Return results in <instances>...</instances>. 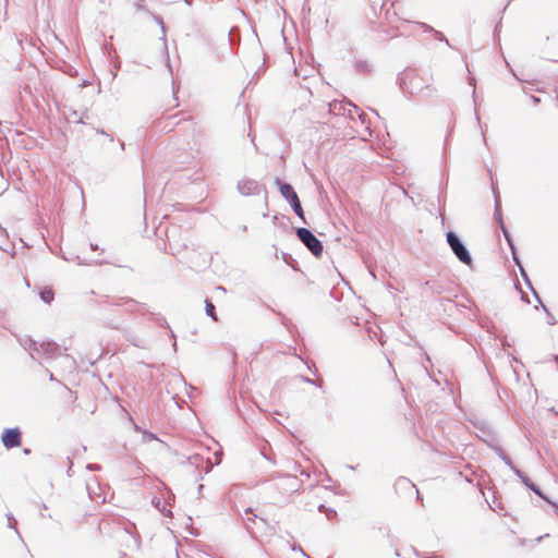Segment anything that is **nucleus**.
I'll return each mask as SVG.
<instances>
[{"label":"nucleus","instance_id":"f257e3e1","mask_svg":"<svg viewBox=\"0 0 558 558\" xmlns=\"http://www.w3.org/2000/svg\"><path fill=\"white\" fill-rule=\"evenodd\" d=\"M397 83L404 94L421 96L429 99L437 95V89L418 76L414 70H405L399 73Z\"/></svg>","mask_w":558,"mask_h":558},{"label":"nucleus","instance_id":"f03ea898","mask_svg":"<svg viewBox=\"0 0 558 558\" xmlns=\"http://www.w3.org/2000/svg\"><path fill=\"white\" fill-rule=\"evenodd\" d=\"M275 184L278 187L281 196L290 205L293 213L303 221V223L307 225L305 214L301 205V201L294 187L290 183L284 182L278 177L275 179Z\"/></svg>","mask_w":558,"mask_h":558},{"label":"nucleus","instance_id":"7ed1b4c3","mask_svg":"<svg viewBox=\"0 0 558 558\" xmlns=\"http://www.w3.org/2000/svg\"><path fill=\"white\" fill-rule=\"evenodd\" d=\"M446 241L458 260L469 267H472V255L459 234L450 230L446 233Z\"/></svg>","mask_w":558,"mask_h":558},{"label":"nucleus","instance_id":"20e7f679","mask_svg":"<svg viewBox=\"0 0 558 558\" xmlns=\"http://www.w3.org/2000/svg\"><path fill=\"white\" fill-rule=\"evenodd\" d=\"M295 235L313 256L322 257L324 252L323 242L310 229L299 227L295 229Z\"/></svg>","mask_w":558,"mask_h":558},{"label":"nucleus","instance_id":"39448f33","mask_svg":"<svg viewBox=\"0 0 558 558\" xmlns=\"http://www.w3.org/2000/svg\"><path fill=\"white\" fill-rule=\"evenodd\" d=\"M238 513L242 519V523L245 530L252 537H255V525H257L258 523L267 525L266 519L257 514L255 510L251 507L246 508L243 513H241L240 511H238Z\"/></svg>","mask_w":558,"mask_h":558},{"label":"nucleus","instance_id":"423d86ee","mask_svg":"<svg viewBox=\"0 0 558 558\" xmlns=\"http://www.w3.org/2000/svg\"><path fill=\"white\" fill-rule=\"evenodd\" d=\"M1 441L7 449L20 447L22 444V432L19 427L5 428L1 435Z\"/></svg>","mask_w":558,"mask_h":558},{"label":"nucleus","instance_id":"0eeeda50","mask_svg":"<svg viewBox=\"0 0 558 558\" xmlns=\"http://www.w3.org/2000/svg\"><path fill=\"white\" fill-rule=\"evenodd\" d=\"M521 482L530 489L532 490L534 494H536L537 496H539L543 500H545L546 502H548L549 505H551L553 507H555L556 509V512L558 513V505L556 502H554L553 500L549 499L548 496H546L542 490L541 488L535 484L533 483L530 477L527 475H525L521 470H520V475H517Z\"/></svg>","mask_w":558,"mask_h":558},{"label":"nucleus","instance_id":"6e6552de","mask_svg":"<svg viewBox=\"0 0 558 558\" xmlns=\"http://www.w3.org/2000/svg\"><path fill=\"white\" fill-rule=\"evenodd\" d=\"M238 191L244 196L257 195L260 192V185L256 180L243 179L238 183Z\"/></svg>","mask_w":558,"mask_h":558},{"label":"nucleus","instance_id":"1a4fd4ad","mask_svg":"<svg viewBox=\"0 0 558 558\" xmlns=\"http://www.w3.org/2000/svg\"><path fill=\"white\" fill-rule=\"evenodd\" d=\"M488 447L492 448L496 454L505 462L506 465H508L510 468V470L515 474V475H520V469H518L512 460L510 459V457L505 452V450L498 446V445H495L493 442H488Z\"/></svg>","mask_w":558,"mask_h":558},{"label":"nucleus","instance_id":"9d476101","mask_svg":"<svg viewBox=\"0 0 558 558\" xmlns=\"http://www.w3.org/2000/svg\"><path fill=\"white\" fill-rule=\"evenodd\" d=\"M9 242V234L7 229L0 225V250L10 254L12 257L15 256V248L13 243Z\"/></svg>","mask_w":558,"mask_h":558},{"label":"nucleus","instance_id":"9b49d317","mask_svg":"<svg viewBox=\"0 0 558 558\" xmlns=\"http://www.w3.org/2000/svg\"><path fill=\"white\" fill-rule=\"evenodd\" d=\"M519 271H520V275L525 283V286L532 291L534 298L537 300V302L542 305L544 312L546 314H549L548 313V308L542 303L541 301V298L538 295V293L536 292V290L533 288V284H532V281L530 280V277L526 272V270L524 269L523 265H519Z\"/></svg>","mask_w":558,"mask_h":558},{"label":"nucleus","instance_id":"f8f14e48","mask_svg":"<svg viewBox=\"0 0 558 558\" xmlns=\"http://www.w3.org/2000/svg\"><path fill=\"white\" fill-rule=\"evenodd\" d=\"M493 192H494V198H495L494 218L497 221L499 229H502V226H506V225L504 222L502 213H501V201H500V195L496 191L494 185H493Z\"/></svg>","mask_w":558,"mask_h":558},{"label":"nucleus","instance_id":"ddd939ff","mask_svg":"<svg viewBox=\"0 0 558 558\" xmlns=\"http://www.w3.org/2000/svg\"><path fill=\"white\" fill-rule=\"evenodd\" d=\"M28 352H29V357L33 361H38V364L40 366H43L44 365L43 359H45V360L51 359L52 357V353L54 351H40V350H37V351H28Z\"/></svg>","mask_w":558,"mask_h":558},{"label":"nucleus","instance_id":"4468645a","mask_svg":"<svg viewBox=\"0 0 558 558\" xmlns=\"http://www.w3.org/2000/svg\"><path fill=\"white\" fill-rule=\"evenodd\" d=\"M354 70L359 74L368 75L372 73V65L366 60H356L354 63Z\"/></svg>","mask_w":558,"mask_h":558},{"label":"nucleus","instance_id":"2eb2a0df","mask_svg":"<svg viewBox=\"0 0 558 558\" xmlns=\"http://www.w3.org/2000/svg\"><path fill=\"white\" fill-rule=\"evenodd\" d=\"M415 488V485L407 477H399L395 483V489H413Z\"/></svg>","mask_w":558,"mask_h":558},{"label":"nucleus","instance_id":"dca6fc26","mask_svg":"<svg viewBox=\"0 0 558 558\" xmlns=\"http://www.w3.org/2000/svg\"><path fill=\"white\" fill-rule=\"evenodd\" d=\"M424 286H425V289L433 294H441L445 291L444 287L440 283L435 282V281L428 280L424 283Z\"/></svg>","mask_w":558,"mask_h":558},{"label":"nucleus","instance_id":"f3484780","mask_svg":"<svg viewBox=\"0 0 558 558\" xmlns=\"http://www.w3.org/2000/svg\"><path fill=\"white\" fill-rule=\"evenodd\" d=\"M40 349H68V344L65 341H63L62 343H58L53 340H47L41 343Z\"/></svg>","mask_w":558,"mask_h":558},{"label":"nucleus","instance_id":"a211bd4d","mask_svg":"<svg viewBox=\"0 0 558 558\" xmlns=\"http://www.w3.org/2000/svg\"><path fill=\"white\" fill-rule=\"evenodd\" d=\"M39 298L44 303L50 304L54 299V293L51 289L46 288L40 290Z\"/></svg>","mask_w":558,"mask_h":558},{"label":"nucleus","instance_id":"6ab92c4d","mask_svg":"<svg viewBox=\"0 0 558 558\" xmlns=\"http://www.w3.org/2000/svg\"><path fill=\"white\" fill-rule=\"evenodd\" d=\"M328 107L331 114H344V106L340 101L335 100L328 104Z\"/></svg>","mask_w":558,"mask_h":558},{"label":"nucleus","instance_id":"aec40b11","mask_svg":"<svg viewBox=\"0 0 558 558\" xmlns=\"http://www.w3.org/2000/svg\"><path fill=\"white\" fill-rule=\"evenodd\" d=\"M205 312L207 316L211 317L214 320H217L216 307L208 299L205 300Z\"/></svg>","mask_w":558,"mask_h":558},{"label":"nucleus","instance_id":"412c9836","mask_svg":"<svg viewBox=\"0 0 558 558\" xmlns=\"http://www.w3.org/2000/svg\"><path fill=\"white\" fill-rule=\"evenodd\" d=\"M469 84L471 86H473L472 97H473V102H474V110H475L476 119H477V121H480V117L477 114V99H476V89H475L476 81H475L474 76H469Z\"/></svg>","mask_w":558,"mask_h":558},{"label":"nucleus","instance_id":"4be33fe9","mask_svg":"<svg viewBox=\"0 0 558 558\" xmlns=\"http://www.w3.org/2000/svg\"><path fill=\"white\" fill-rule=\"evenodd\" d=\"M500 230L502 232V235H504L509 248L515 247L513 239H512L508 228L506 226H502V229H500Z\"/></svg>","mask_w":558,"mask_h":558},{"label":"nucleus","instance_id":"5701e85b","mask_svg":"<svg viewBox=\"0 0 558 558\" xmlns=\"http://www.w3.org/2000/svg\"><path fill=\"white\" fill-rule=\"evenodd\" d=\"M282 260L291 266L293 269H296L295 265L298 264L296 260L288 253L282 252L281 253Z\"/></svg>","mask_w":558,"mask_h":558},{"label":"nucleus","instance_id":"b1692460","mask_svg":"<svg viewBox=\"0 0 558 558\" xmlns=\"http://www.w3.org/2000/svg\"><path fill=\"white\" fill-rule=\"evenodd\" d=\"M155 20H156L157 24H159V26L161 28L163 46H165V49H167L165 23H163L162 19L160 16H158V15L155 16Z\"/></svg>","mask_w":558,"mask_h":558},{"label":"nucleus","instance_id":"393cba45","mask_svg":"<svg viewBox=\"0 0 558 558\" xmlns=\"http://www.w3.org/2000/svg\"><path fill=\"white\" fill-rule=\"evenodd\" d=\"M318 510L320 512L326 513L328 519H330L332 515L337 514V511L335 509L327 508L325 505H319Z\"/></svg>","mask_w":558,"mask_h":558},{"label":"nucleus","instance_id":"a878e982","mask_svg":"<svg viewBox=\"0 0 558 558\" xmlns=\"http://www.w3.org/2000/svg\"><path fill=\"white\" fill-rule=\"evenodd\" d=\"M433 35H434V37H435V39H436V40L442 41V43H445L448 47H451V45H450L449 40L447 39V37H446L441 32H439V31H435Z\"/></svg>","mask_w":558,"mask_h":558},{"label":"nucleus","instance_id":"bb28decb","mask_svg":"<svg viewBox=\"0 0 558 558\" xmlns=\"http://www.w3.org/2000/svg\"><path fill=\"white\" fill-rule=\"evenodd\" d=\"M143 440L144 441H151V440L160 441L155 434L147 432V430H143Z\"/></svg>","mask_w":558,"mask_h":558},{"label":"nucleus","instance_id":"cd10ccee","mask_svg":"<svg viewBox=\"0 0 558 558\" xmlns=\"http://www.w3.org/2000/svg\"><path fill=\"white\" fill-rule=\"evenodd\" d=\"M511 251V255H512V259L514 262V264L519 267V265H522L521 263V259L518 255V252H517V247H513V248H510Z\"/></svg>","mask_w":558,"mask_h":558},{"label":"nucleus","instance_id":"c85d7f7f","mask_svg":"<svg viewBox=\"0 0 558 558\" xmlns=\"http://www.w3.org/2000/svg\"><path fill=\"white\" fill-rule=\"evenodd\" d=\"M418 25L424 29L425 33L434 34V32L436 31L434 27H432L430 25L423 23V22H420Z\"/></svg>","mask_w":558,"mask_h":558},{"label":"nucleus","instance_id":"c756f323","mask_svg":"<svg viewBox=\"0 0 558 558\" xmlns=\"http://www.w3.org/2000/svg\"><path fill=\"white\" fill-rule=\"evenodd\" d=\"M96 132H97V134L107 136L109 142H111V143L114 142V137L111 134L107 133L104 129H96Z\"/></svg>","mask_w":558,"mask_h":558},{"label":"nucleus","instance_id":"7c9ffc66","mask_svg":"<svg viewBox=\"0 0 558 558\" xmlns=\"http://www.w3.org/2000/svg\"><path fill=\"white\" fill-rule=\"evenodd\" d=\"M88 470L90 471H99L100 470V465L99 464H94V463H89L87 464L86 466Z\"/></svg>","mask_w":558,"mask_h":558},{"label":"nucleus","instance_id":"2f4dec72","mask_svg":"<svg viewBox=\"0 0 558 558\" xmlns=\"http://www.w3.org/2000/svg\"><path fill=\"white\" fill-rule=\"evenodd\" d=\"M27 343H28V345H29V349H33V347H35V345H36V341H35V340H33L32 338H27V340H26L25 344H23V345L25 347Z\"/></svg>","mask_w":558,"mask_h":558},{"label":"nucleus","instance_id":"473e14b6","mask_svg":"<svg viewBox=\"0 0 558 558\" xmlns=\"http://www.w3.org/2000/svg\"><path fill=\"white\" fill-rule=\"evenodd\" d=\"M157 320L160 326H165V327L169 328V325L163 317H159V318H157Z\"/></svg>","mask_w":558,"mask_h":558},{"label":"nucleus","instance_id":"72a5a7b5","mask_svg":"<svg viewBox=\"0 0 558 558\" xmlns=\"http://www.w3.org/2000/svg\"><path fill=\"white\" fill-rule=\"evenodd\" d=\"M531 100H532L534 106H536V105H538L541 102V98L537 97V96H534V95L531 96Z\"/></svg>","mask_w":558,"mask_h":558},{"label":"nucleus","instance_id":"f704fd0d","mask_svg":"<svg viewBox=\"0 0 558 558\" xmlns=\"http://www.w3.org/2000/svg\"><path fill=\"white\" fill-rule=\"evenodd\" d=\"M521 300H522L523 302L530 303V299H529L527 294H526V293H524V292H522Z\"/></svg>","mask_w":558,"mask_h":558},{"label":"nucleus","instance_id":"c9c22d12","mask_svg":"<svg viewBox=\"0 0 558 558\" xmlns=\"http://www.w3.org/2000/svg\"><path fill=\"white\" fill-rule=\"evenodd\" d=\"M170 332H171V337L173 338L172 347H173V349H177V338H175V335H174V332L172 330H170Z\"/></svg>","mask_w":558,"mask_h":558},{"label":"nucleus","instance_id":"e433bc0d","mask_svg":"<svg viewBox=\"0 0 558 558\" xmlns=\"http://www.w3.org/2000/svg\"><path fill=\"white\" fill-rule=\"evenodd\" d=\"M119 149H120V151H121V153H123V151L125 150V144H124V142L119 141Z\"/></svg>","mask_w":558,"mask_h":558},{"label":"nucleus","instance_id":"4c0bfd02","mask_svg":"<svg viewBox=\"0 0 558 558\" xmlns=\"http://www.w3.org/2000/svg\"><path fill=\"white\" fill-rule=\"evenodd\" d=\"M68 460H69V465H68V475L70 476V475H71V473H70V472H71V470H72L73 462H72V460H71L70 458H68Z\"/></svg>","mask_w":558,"mask_h":558},{"label":"nucleus","instance_id":"58836bf2","mask_svg":"<svg viewBox=\"0 0 558 558\" xmlns=\"http://www.w3.org/2000/svg\"><path fill=\"white\" fill-rule=\"evenodd\" d=\"M416 557L417 558H440L439 556H428V557H425V556H423V555H421L418 553H416Z\"/></svg>","mask_w":558,"mask_h":558},{"label":"nucleus","instance_id":"ea45409f","mask_svg":"<svg viewBox=\"0 0 558 558\" xmlns=\"http://www.w3.org/2000/svg\"><path fill=\"white\" fill-rule=\"evenodd\" d=\"M7 517H8V520H9V527L13 529L14 526L11 523V520H14L13 515L11 513H9Z\"/></svg>","mask_w":558,"mask_h":558},{"label":"nucleus","instance_id":"a19ab883","mask_svg":"<svg viewBox=\"0 0 558 558\" xmlns=\"http://www.w3.org/2000/svg\"><path fill=\"white\" fill-rule=\"evenodd\" d=\"M74 259L77 262L78 265L85 264L83 260H81L78 255H76Z\"/></svg>","mask_w":558,"mask_h":558},{"label":"nucleus","instance_id":"79ce46f5","mask_svg":"<svg viewBox=\"0 0 558 558\" xmlns=\"http://www.w3.org/2000/svg\"><path fill=\"white\" fill-rule=\"evenodd\" d=\"M306 381H307V383H310V384H314V385H316V386L320 387V384H318V383H317V381H315V380H312V379H308V378H307V379H306Z\"/></svg>","mask_w":558,"mask_h":558},{"label":"nucleus","instance_id":"37998d69","mask_svg":"<svg viewBox=\"0 0 558 558\" xmlns=\"http://www.w3.org/2000/svg\"><path fill=\"white\" fill-rule=\"evenodd\" d=\"M260 453L263 454V457H264L265 459H267V460H271V459H270V458L265 453L264 449L260 451Z\"/></svg>","mask_w":558,"mask_h":558},{"label":"nucleus","instance_id":"c03bdc74","mask_svg":"<svg viewBox=\"0 0 558 558\" xmlns=\"http://www.w3.org/2000/svg\"><path fill=\"white\" fill-rule=\"evenodd\" d=\"M89 245H90V248H92L93 251L98 250V245L93 244V243H90Z\"/></svg>","mask_w":558,"mask_h":558},{"label":"nucleus","instance_id":"a18cd8bd","mask_svg":"<svg viewBox=\"0 0 558 558\" xmlns=\"http://www.w3.org/2000/svg\"><path fill=\"white\" fill-rule=\"evenodd\" d=\"M133 425H134V429H135V430H138V432H142V433H143V430L141 429V427H140L137 424H135V423H134Z\"/></svg>","mask_w":558,"mask_h":558},{"label":"nucleus","instance_id":"49530a36","mask_svg":"<svg viewBox=\"0 0 558 558\" xmlns=\"http://www.w3.org/2000/svg\"><path fill=\"white\" fill-rule=\"evenodd\" d=\"M547 536H548V534H545V535H543V536L537 537V538H536V541H537V542H542V539H543V538H545V537H547Z\"/></svg>","mask_w":558,"mask_h":558},{"label":"nucleus","instance_id":"de8ad7c7","mask_svg":"<svg viewBox=\"0 0 558 558\" xmlns=\"http://www.w3.org/2000/svg\"><path fill=\"white\" fill-rule=\"evenodd\" d=\"M167 65L169 68V70L171 71V65H170V61H169V56L167 54Z\"/></svg>","mask_w":558,"mask_h":558},{"label":"nucleus","instance_id":"09e8293b","mask_svg":"<svg viewBox=\"0 0 558 558\" xmlns=\"http://www.w3.org/2000/svg\"><path fill=\"white\" fill-rule=\"evenodd\" d=\"M23 452H24L25 454H29V453H31V449L25 448V449L23 450Z\"/></svg>","mask_w":558,"mask_h":558},{"label":"nucleus","instance_id":"8fccbe9b","mask_svg":"<svg viewBox=\"0 0 558 558\" xmlns=\"http://www.w3.org/2000/svg\"><path fill=\"white\" fill-rule=\"evenodd\" d=\"M369 274H371V276H372L374 279H376V275H375L374 270L369 269Z\"/></svg>","mask_w":558,"mask_h":558},{"label":"nucleus","instance_id":"3c124183","mask_svg":"<svg viewBox=\"0 0 558 558\" xmlns=\"http://www.w3.org/2000/svg\"><path fill=\"white\" fill-rule=\"evenodd\" d=\"M217 290H219V291H223V292L226 291V289H225L222 286H218V287H217Z\"/></svg>","mask_w":558,"mask_h":558},{"label":"nucleus","instance_id":"603ef678","mask_svg":"<svg viewBox=\"0 0 558 558\" xmlns=\"http://www.w3.org/2000/svg\"><path fill=\"white\" fill-rule=\"evenodd\" d=\"M277 220H278V216H277V215H275V216L272 217V222H274V223H276V222H277Z\"/></svg>","mask_w":558,"mask_h":558},{"label":"nucleus","instance_id":"864d4df0","mask_svg":"<svg viewBox=\"0 0 558 558\" xmlns=\"http://www.w3.org/2000/svg\"><path fill=\"white\" fill-rule=\"evenodd\" d=\"M151 504H155V506L158 508L160 501L159 500L158 501L151 500Z\"/></svg>","mask_w":558,"mask_h":558},{"label":"nucleus","instance_id":"5fc2aeb1","mask_svg":"<svg viewBox=\"0 0 558 558\" xmlns=\"http://www.w3.org/2000/svg\"><path fill=\"white\" fill-rule=\"evenodd\" d=\"M151 504H155V506L158 508L160 501L159 500L158 501L151 500Z\"/></svg>","mask_w":558,"mask_h":558},{"label":"nucleus","instance_id":"6e6d98bb","mask_svg":"<svg viewBox=\"0 0 558 558\" xmlns=\"http://www.w3.org/2000/svg\"><path fill=\"white\" fill-rule=\"evenodd\" d=\"M414 489L416 492L417 499L421 498V495H420V492L417 490V488L415 487Z\"/></svg>","mask_w":558,"mask_h":558},{"label":"nucleus","instance_id":"4d7b16f0","mask_svg":"<svg viewBox=\"0 0 558 558\" xmlns=\"http://www.w3.org/2000/svg\"><path fill=\"white\" fill-rule=\"evenodd\" d=\"M555 104H556V107H558V94H557V96L555 98Z\"/></svg>","mask_w":558,"mask_h":558},{"label":"nucleus","instance_id":"13d9d810","mask_svg":"<svg viewBox=\"0 0 558 558\" xmlns=\"http://www.w3.org/2000/svg\"><path fill=\"white\" fill-rule=\"evenodd\" d=\"M160 445L165 448H168L167 444H165L163 441H160Z\"/></svg>","mask_w":558,"mask_h":558},{"label":"nucleus","instance_id":"bf43d9fd","mask_svg":"<svg viewBox=\"0 0 558 558\" xmlns=\"http://www.w3.org/2000/svg\"><path fill=\"white\" fill-rule=\"evenodd\" d=\"M241 229H242V231H246L247 227L246 226H242Z\"/></svg>","mask_w":558,"mask_h":558},{"label":"nucleus","instance_id":"052dcab7","mask_svg":"<svg viewBox=\"0 0 558 558\" xmlns=\"http://www.w3.org/2000/svg\"><path fill=\"white\" fill-rule=\"evenodd\" d=\"M185 3L191 4L192 0H184Z\"/></svg>","mask_w":558,"mask_h":558},{"label":"nucleus","instance_id":"680f3d73","mask_svg":"<svg viewBox=\"0 0 558 558\" xmlns=\"http://www.w3.org/2000/svg\"><path fill=\"white\" fill-rule=\"evenodd\" d=\"M203 487H204L203 485H199L198 486V492H202Z\"/></svg>","mask_w":558,"mask_h":558},{"label":"nucleus","instance_id":"e2e57ef3","mask_svg":"<svg viewBox=\"0 0 558 558\" xmlns=\"http://www.w3.org/2000/svg\"><path fill=\"white\" fill-rule=\"evenodd\" d=\"M499 26H500V23H499L497 26H495V32H497V31H498V27H499Z\"/></svg>","mask_w":558,"mask_h":558},{"label":"nucleus","instance_id":"0e129e2a","mask_svg":"<svg viewBox=\"0 0 558 558\" xmlns=\"http://www.w3.org/2000/svg\"><path fill=\"white\" fill-rule=\"evenodd\" d=\"M350 106L353 107V109H357L356 106H354L353 104L349 102Z\"/></svg>","mask_w":558,"mask_h":558},{"label":"nucleus","instance_id":"69168bd1","mask_svg":"<svg viewBox=\"0 0 558 558\" xmlns=\"http://www.w3.org/2000/svg\"><path fill=\"white\" fill-rule=\"evenodd\" d=\"M555 361L558 363V356L554 355Z\"/></svg>","mask_w":558,"mask_h":558},{"label":"nucleus","instance_id":"338daca9","mask_svg":"<svg viewBox=\"0 0 558 558\" xmlns=\"http://www.w3.org/2000/svg\"><path fill=\"white\" fill-rule=\"evenodd\" d=\"M49 376H50V380H52L53 379L52 373H50Z\"/></svg>","mask_w":558,"mask_h":558},{"label":"nucleus","instance_id":"774afa93","mask_svg":"<svg viewBox=\"0 0 558 558\" xmlns=\"http://www.w3.org/2000/svg\"><path fill=\"white\" fill-rule=\"evenodd\" d=\"M299 550H300L303 555H305V553L303 551V548H301V547H300V548H299Z\"/></svg>","mask_w":558,"mask_h":558}]
</instances>
